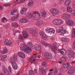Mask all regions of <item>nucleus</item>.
<instances>
[{"label": "nucleus", "mask_w": 75, "mask_h": 75, "mask_svg": "<svg viewBox=\"0 0 75 75\" xmlns=\"http://www.w3.org/2000/svg\"><path fill=\"white\" fill-rule=\"evenodd\" d=\"M54 73L55 74H56L58 73V71L57 70H55L54 71Z\"/></svg>", "instance_id": "680f3d73"}, {"label": "nucleus", "mask_w": 75, "mask_h": 75, "mask_svg": "<svg viewBox=\"0 0 75 75\" xmlns=\"http://www.w3.org/2000/svg\"><path fill=\"white\" fill-rule=\"evenodd\" d=\"M71 0H66L65 4V6H69L71 4Z\"/></svg>", "instance_id": "b1692460"}, {"label": "nucleus", "mask_w": 75, "mask_h": 75, "mask_svg": "<svg viewBox=\"0 0 75 75\" xmlns=\"http://www.w3.org/2000/svg\"><path fill=\"white\" fill-rule=\"evenodd\" d=\"M53 47L56 50H58V45L57 44V43H53Z\"/></svg>", "instance_id": "bb28decb"}, {"label": "nucleus", "mask_w": 75, "mask_h": 75, "mask_svg": "<svg viewBox=\"0 0 75 75\" xmlns=\"http://www.w3.org/2000/svg\"><path fill=\"white\" fill-rule=\"evenodd\" d=\"M34 4V3L31 1V0H30L29 1V3L28 4V6H32Z\"/></svg>", "instance_id": "c9c22d12"}, {"label": "nucleus", "mask_w": 75, "mask_h": 75, "mask_svg": "<svg viewBox=\"0 0 75 75\" xmlns=\"http://www.w3.org/2000/svg\"><path fill=\"white\" fill-rule=\"evenodd\" d=\"M50 45V44L48 43H45V44L44 45V46H45V47H48V46Z\"/></svg>", "instance_id": "6e6d98bb"}, {"label": "nucleus", "mask_w": 75, "mask_h": 75, "mask_svg": "<svg viewBox=\"0 0 75 75\" xmlns=\"http://www.w3.org/2000/svg\"><path fill=\"white\" fill-rule=\"evenodd\" d=\"M9 61L11 64L12 67L14 69H17V65L16 63L13 60V59H10Z\"/></svg>", "instance_id": "7ed1b4c3"}, {"label": "nucleus", "mask_w": 75, "mask_h": 75, "mask_svg": "<svg viewBox=\"0 0 75 75\" xmlns=\"http://www.w3.org/2000/svg\"><path fill=\"white\" fill-rule=\"evenodd\" d=\"M49 33H52L53 34H54L55 33V30L53 29V28H50L49 29V30L48 32Z\"/></svg>", "instance_id": "72a5a7b5"}, {"label": "nucleus", "mask_w": 75, "mask_h": 75, "mask_svg": "<svg viewBox=\"0 0 75 75\" xmlns=\"http://www.w3.org/2000/svg\"><path fill=\"white\" fill-rule=\"evenodd\" d=\"M40 16L39 12L37 11H34L33 12V17L34 19L35 20H38V18Z\"/></svg>", "instance_id": "20e7f679"}, {"label": "nucleus", "mask_w": 75, "mask_h": 75, "mask_svg": "<svg viewBox=\"0 0 75 75\" xmlns=\"http://www.w3.org/2000/svg\"><path fill=\"white\" fill-rule=\"evenodd\" d=\"M22 33L24 38H27L29 37L28 33L26 31H23Z\"/></svg>", "instance_id": "9b49d317"}, {"label": "nucleus", "mask_w": 75, "mask_h": 75, "mask_svg": "<svg viewBox=\"0 0 75 75\" xmlns=\"http://www.w3.org/2000/svg\"><path fill=\"white\" fill-rule=\"evenodd\" d=\"M73 8L75 9V1H74L73 2Z\"/></svg>", "instance_id": "603ef678"}, {"label": "nucleus", "mask_w": 75, "mask_h": 75, "mask_svg": "<svg viewBox=\"0 0 75 75\" xmlns=\"http://www.w3.org/2000/svg\"><path fill=\"white\" fill-rule=\"evenodd\" d=\"M62 21L59 19H56L55 25H60V24H62Z\"/></svg>", "instance_id": "f3484780"}, {"label": "nucleus", "mask_w": 75, "mask_h": 75, "mask_svg": "<svg viewBox=\"0 0 75 75\" xmlns=\"http://www.w3.org/2000/svg\"><path fill=\"white\" fill-rule=\"evenodd\" d=\"M39 34L40 35L41 37L43 39L45 40H47V37H46L44 35V34H43V31L40 32Z\"/></svg>", "instance_id": "aec40b11"}, {"label": "nucleus", "mask_w": 75, "mask_h": 75, "mask_svg": "<svg viewBox=\"0 0 75 75\" xmlns=\"http://www.w3.org/2000/svg\"><path fill=\"white\" fill-rule=\"evenodd\" d=\"M28 46L30 48H33V44H32V43L31 42H29L27 44Z\"/></svg>", "instance_id": "7c9ffc66"}, {"label": "nucleus", "mask_w": 75, "mask_h": 75, "mask_svg": "<svg viewBox=\"0 0 75 75\" xmlns=\"http://www.w3.org/2000/svg\"><path fill=\"white\" fill-rule=\"evenodd\" d=\"M20 22H21V23H28V21L26 19L21 18L20 20Z\"/></svg>", "instance_id": "a211bd4d"}, {"label": "nucleus", "mask_w": 75, "mask_h": 75, "mask_svg": "<svg viewBox=\"0 0 75 75\" xmlns=\"http://www.w3.org/2000/svg\"><path fill=\"white\" fill-rule=\"evenodd\" d=\"M17 12V11L16 10H13L12 11V12L11 13V15H15V13H16Z\"/></svg>", "instance_id": "ea45409f"}, {"label": "nucleus", "mask_w": 75, "mask_h": 75, "mask_svg": "<svg viewBox=\"0 0 75 75\" xmlns=\"http://www.w3.org/2000/svg\"><path fill=\"white\" fill-rule=\"evenodd\" d=\"M41 43L42 44V45H44L45 44V42L44 41H41Z\"/></svg>", "instance_id": "864d4df0"}, {"label": "nucleus", "mask_w": 75, "mask_h": 75, "mask_svg": "<svg viewBox=\"0 0 75 75\" xmlns=\"http://www.w3.org/2000/svg\"><path fill=\"white\" fill-rule=\"evenodd\" d=\"M60 60L62 61H64V62H65L67 61V59L65 57H62L60 58Z\"/></svg>", "instance_id": "e433bc0d"}, {"label": "nucleus", "mask_w": 75, "mask_h": 75, "mask_svg": "<svg viewBox=\"0 0 75 75\" xmlns=\"http://www.w3.org/2000/svg\"><path fill=\"white\" fill-rule=\"evenodd\" d=\"M12 25L13 27H18V23H16V22H14L12 23Z\"/></svg>", "instance_id": "c756f323"}, {"label": "nucleus", "mask_w": 75, "mask_h": 75, "mask_svg": "<svg viewBox=\"0 0 75 75\" xmlns=\"http://www.w3.org/2000/svg\"><path fill=\"white\" fill-rule=\"evenodd\" d=\"M18 55L19 57H20L22 58H24L25 55L24 53L22 52H20L19 53H18Z\"/></svg>", "instance_id": "ddd939ff"}, {"label": "nucleus", "mask_w": 75, "mask_h": 75, "mask_svg": "<svg viewBox=\"0 0 75 75\" xmlns=\"http://www.w3.org/2000/svg\"><path fill=\"white\" fill-rule=\"evenodd\" d=\"M50 12L52 13H54L55 9L52 8V9H51L50 10Z\"/></svg>", "instance_id": "37998d69"}, {"label": "nucleus", "mask_w": 75, "mask_h": 75, "mask_svg": "<svg viewBox=\"0 0 75 75\" xmlns=\"http://www.w3.org/2000/svg\"><path fill=\"white\" fill-rule=\"evenodd\" d=\"M27 17L28 18H31L32 17V14L31 13H28L27 16Z\"/></svg>", "instance_id": "58836bf2"}, {"label": "nucleus", "mask_w": 75, "mask_h": 75, "mask_svg": "<svg viewBox=\"0 0 75 75\" xmlns=\"http://www.w3.org/2000/svg\"><path fill=\"white\" fill-rule=\"evenodd\" d=\"M0 57H1V58H2V57H4V58H7V55H5L3 56V55L0 54Z\"/></svg>", "instance_id": "8fccbe9b"}, {"label": "nucleus", "mask_w": 75, "mask_h": 75, "mask_svg": "<svg viewBox=\"0 0 75 75\" xmlns=\"http://www.w3.org/2000/svg\"><path fill=\"white\" fill-rule=\"evenodd\" d=\"M43 24V21L41 20L36 22V25L38 26L42 25Z\"/></svg>", "instance_id": "f8f14e48"}, {"label": "nucleus", "mask_w": 75, "mask_h": 75, "mask_svg": "<svg viewBox=\"0 0 75 75\" xmlns=\"http://www.w3.org/2000/svg\"><path fill=\"white\" fill-rule=\"evenodd\" d=\"M8 52V50H7V48L6 47H4V48L3 51H1V52L2 54H6L7 52Z\"/></svg>", "instance_id": "412c9836"}, {"label": "nucleus", "mask_w": 75, "mask_h": 75, "mask_svg": "<svg viewBox=\"0 0 75 75\" xmlns=\"http://www.w3.org/2000/svg\"><path fill=\"white\" fill-rule=\"evenodd\" d=\"M11 5V4H5V6H6L7 7H10V6Z\"/></svg>", "instance_id": "09e8293b"}, {"label": "nucleus", "mask_w": 75, "mask_h": 75, "mask_svg": "<svg viewBox=\"0 0 75 75\" xmlns=\"http://www.w3.org/2000/svg\"><path fill=\"white\" fill-rule=\"evenodd\" d=\"M67 11L69 13H72V8L69 6H67Z\"/></svg>", "instance_id": "393cba45"}, {"label": "nucleus", "mask_w": 75, "mask_h": 75, "mask_svg": "<svg viewBox=\"0 0 75 75\" xmlns=\"http://www.w3.org/2000/svg\"><path fill=\"white\" fill-rule=\"evenodd\" d=\"M67 55L70 58L75 57V53L74 52L69 49L67 50Z\"/></svg>", "instance_id": "f257e3e1"}, {"label": "nucleus", "mask_w": 75, "mask_h": 75, "mask_svg": "<svg viewBox=\"0 0 75 75\" xmlns=\"http://www.w3.org/2000/svg\"><path fill=\"white\" fill-rule=\"evenodd\" d=\"M19 39H21V40H23V36L21 35H20V36H19Z\"/></svg>", "instance_id": "49530a36"}, {"label": "nucleus", "mask_w": 75, "mask_h": 75, "mask_svg": "<svg viewBox=\"0 0 75 75\" xmlns=\"http://www.w3.org/2000/svg\"><path fill=\"white\" fill-rule=\"evenodd\" d=\"M71 17V15L69 14L64 13L63 14L62 16V18H69Z\"/></svg>", "instance_id": "1a4fd4ad"}, {"label": "nucleus", "mask_w": 75, "mask_h": 75, "mask_svg": "<svg viewBox=\"0 0 75 75\" xmlns=\"http://www.w3.org/2000/svg\"><path fill=\"white\" fill-rule=\"evenodd\" d=\"M35 50L37 51H40L41 50V46L38 45H35Z\"/></svg>", "instance_id": "9d476101"}, {"label": "nucleus", "mask_w": 75, "mask_h": 75, "mask_svg": "<svg viewBox=\"0 0 75 75\" xmlns=\"http://www.w3.org/2000/svg\"><path fill=\"white\" fill-rule=\"evenodd\" d=\"M34 71L35 73H37V69H34Z\"/></svg>", "instance_id": "69168bd1"}, {"label": "nucleus", "mask_w": 75, "mask_h": 75, "mask_svg": "<svg viewBox=\"0 0 75 75\" xmlns=\"http://www.w3.org/2000/svg\"><path fill=\"white\" fill-rule=\"evenodd\" d=\"M52 41H54V40H55V38L53 37V38H51Z\"/></svg>", "instance_id": "0e129e2a"}, {"label": "nucleus", "mask_w": 75, "mask_h": 75, "mask_svg": "<svg viewBox=\"0 0 75 75\" xmlns=\"http://www.w3.org/2000/svg\"><path fill=\"white\" fill-rule=\"evenodd\" d=\"M55 59V57L54 56H52L51 55H50V56L49 57V59Z\"/></svg>", "instance_id": "79ce46f5"}, {"label": "nucleus", "mask_w": 75, "mask_h": 75, "mask_svg": "<svg viewBox=\"0 0 75 75\" xmlns=\"http://www.w3.org/2000/svg\"><path fill=\"white\" fill-rule=\"evenodd\" d=\"M13 59L15 61L17 59V55H13Z\"/></svg>", "instance_id": "c03bdc74"}, {"label": "nucleus", "mask_w": 75, "mask_h": 75, "mask_svg": "<svg viewBox=\"0 0 75 75\" xmlns=\"http://www.w3.org/2000/svg\"><path fill=\"white\" fill-rule=\"evenodd\" d=\"M7 21H8V20L4 17H3L1 19V21L2 23H6Z\"/></svg>", "instance_id": "cd10ccee"}, {"label": "nucleus", "mask_w": 75, "mask_h": 75, "mask_svg": "<svg viewBox=\"0 0 75 75\" xmlns=\"http://www.w3.org/2000/svg\"><path fill=\"white\" fill-rule=\"evenodd\" d=\"M19 16V14H17L16 16L11 18L12 20V21H17V20H18Z\"/></svg>", "instance_id": "4be33fe9"}, {"label": "nucleus", "mask_w": 75, "mask_h": 75, "mask_svg": "<svg viewBox=\"0 0 75 75\" xmlns=\"http://www.w3.org/2000/svg\"><path fill=\"white\" fill-rule=\"evenodd\" d=\"M8 69L9 71L11 73V67L10 66H9L8 67Z\"/></svg>", "instance_id": "4d7b16f0"}, {"label": "nucleus", "mask_w": 75, "mask_h": 75, "mask_svg": "<svg viewBox=\"0 0 75 75\" xmlns=\"http://www.w3.org/2000/svg\"><path fill=\"white\" fill-rule=\"evenodd\" d=\"M40 12L42 14V17H43L44 18H45V17H46V14H47V12L44 9H41L40 10Z\"/></svg>", "instance_id": "423d86ee"}, {"label": "nucleus", "mask_w": 75, "mask_h": 75, "mask_svg": "<svg viewBox=\"0 0 75 75\" xmlns=\"http://www.w3.org/2000/svg\"><path fill=\"white\" fill-rule=\"evenodd\" d=\"M59 13V11L57 9H54V14H58Z\"/></svg>", "instance_id": "a19ab883"}, {"label": "nucleus", "mask_w": 75, "mask_h": 75, "mask_svg": "<svg viewBox=\"0 0 75 75\" xmlns=\"http://www.w3.org/2000/svg\"><path fill=\"white\" fill-rule=\"evenodd\" d=\"M42 66H47V64L44 62H42Z\"/></svg>", "instance_id": "a18cd8bd"}, {"label": "nucleus", "mask_w": 75, "mask_h": 75, "mask_svg": "<svg viewBox=\"0 0 75 75\" xmlns=\"http://www.w3.org/2000/svg\"><path fill=\"white\" fill-rule=\"evenodd\" d=\"M72 32L71 36L73 38L75 37V28H74L72 30Z\"/></svg>", "instance_id": "f704fd0d"}, {"label": "nucleus", "mask_w": 75, "mask_h": 75, "mask_svg": "<svg viewBox=\"0 0 75 75\" xmlns=\"http://www.w3.org/2000/svg\"><path fill=\"white\" fill-rule=\"evenodd\" d=\"M74 73V69H70L68 71V73L69 75H71V74H73Z\"/></svg>", "instance_id": "c85d7f7f"}, {"label": "nucleus", "mask_w": 75, "mask_h": 75, "mask_svg": "<svg viewBox=\"0 0 75 75\" xmlns=\"http://www.w3.org/2000/svg\"><path fill=\"white\" fill-rule=\"evenodd\" d=\"M20 48L21 51H23V50L25 51L27 47H26V45H21Z\"/></svg>", "instance_id": "5701e85b"}, {"label": "nucleus", "mask_w": 75, "mask_h": 75, "mask_svg": "<svg viewBox=\"0 0 75 75\" xmlns=\"http://www.w3.org/2000/svg\"><path fill=\"white\" fill-rule=\"evenodd\" d=\"M46 70L42 68L41 69V72L40 74L41 75H44V74L45 73Z\"/></svg>", "instance_id": "473e14b6"}, {"label": "nucleus", "mask_w": 75, "mask_h": 75, "mask_svg": "<svg viewBox=\"0 0 75 75\" xmlns=\"http://www.w3.org/2000/svg\"><path fill=\"white\" fill-rule=\"evenodd\" d=\"M27 10V9L25 8H23L21 11V14H23L26 13V11Z\"/></svg>", "instance_id": "6ab92c4d"}, {"label": "nucleus", "mask_w": 75, "mask_h": 75, "mask_svg": "<svg viewBox=\"0 0 75 75\" xmlns=\"http://www.w3.org/2000/svg\"><path fill=\"white\" fill-rule=\"evenodd\" d=\"M58 51L60 53L63 54V55H64L65 54H65L67 52L66 50H65V49H59Z\"/></svg>", "instance_id": "2eb2a0df"}, {"label": "nucleus", "mask_w": 75, "mask_h": 75, "mask_svg": "<svg viewBox=\"0 0 75 75\" xmlns=\"http://www.w3.org/2000/svg\"><path fill=\"white\" fill-rule=\"evenodd\" d=\"M48 75H52V72H50L48 74Z\"/></svg>", "instance_id": "774afa93"}, {"label": "nucleus", "mask_w": 75, "mask_h": 75, "mask_svg": "<svg viewBox=\"0 0 75 75\" xmlns=\"http://www.w3.org/2000/svg\"><path fill=\"white\" fill-rule=\"evenodd\" d=\"M56 20H54L52 22L53 24H54L55 25V24L56 23Z\"/></svg>", "instance_id": "052dcab7"}, {"label": "nucleus", "mask_w": 75, "mask_h": 75, "mask_svg": "<svg viewBox=\"0 0 75 75\" xmlns=\"http://www.w3.org/2000/svg\"><path fill=\"white\" fill-rule=\"evenodd\" d=\"M66 23L67 25H70V26H73L74 25H75V23L74 21L72 20H69L68 21H66Z\"/></svg>", "instance_id": "39448f33"}, {"label": "nucleus", "mask_w": 75, "mask_h": 75, "mask_svg": "<svg viewBox=\"0 0 75 75\" xmlns=\"http://www.w3.org/2000/svg\"><path fill=\"white\" fill-rule=\"evenodd\" d=\"M4 43L6 45L9 46L12 44V42L10 40L8 39H5L4 42Z\"/></svg>", "instance_id": "6e6552de"}, {"label": "nucleus", "mask_w": 75, "mask_h": 75, "mask_svg": "<svg viewBox=\"0 0 75 75\" xmlns=\"http://www.w3.org/2000/svg\"><path fill=\"white\" fill-rule=\"evenodd\" d=\"M63 1H60V4H62Z\"/></svg>", "instance_id": "338daca9"}, {"label": "nucleus", "mask_w": 75, "mask_h": 75, "mask_svg": "<svg viewBox=\"0 0 75 75\" xmlns=\"http://www.w3.org/2000/svg\"><path fill=\"white\" fill-rule=\"evenodd\" d=\"M63 66L64 68H68V67H70V64L69 63H67L66 64H63Z\"/></svg>", "instance_id": "2f4dec72"}, {"label": "nucleus", "mask_w": 75, "mask_h": 75, "mask_svg": "<svg viewBox=\"0 0 75 75\" xmlns=\"http://www.w3.org/2000/svg\"><path fill=\"white\" fill-rule=\"evenodd\" d=\"M25 1V0H21L19 2V3H23L24 2V1Z\"/></svg>", "instance_id": "13d9d810"}, {"label": "nucleus", "mask_w": 75, "mask_h": 75, "mask_svg": "<svg viewBox=\"0 0 75 75\" xmlns=\"http://www.w3.org/2000/svg\"><path fill=\"white\" fill-rule=\"evenodd\" d=\"M63 41H65V42H68V39L67 38H64L63 39Z\"/></svg>", "instance_id": "de8ad7c7"}, {"label": "nucleus", "mask_w": 75, "mask_h": 75, "mask_svg": "<svg viewBox=\"0 0 75 75\" xmlns=\"http://www.w3.org/2000/svg\"><path fill=\"white\" fill-rule=\"evenodd\" d=\"M34 74H35V73L33 71L30 70L29 71V75H34Z\"/></svg>", "instance_id": "4c0bfd02"}, {"label": "nucleus", "mask_w": 75, "mask_h": 75, "mask_svg": "<svg viewBox=\"0 0 75 75\" xmlns=\"http://www.w3.org/2000/svg\"><path fill=\"white\" fill-rule=\"evenodd\" d=\"M73 47L74 50H75V42H74L73 43Z\"/></svg>", "instance_id": "bf43d9fd"}, {"label": "nucleus", "mask_w": 75, "mask_h": 75, "mask_svg": "<svg viewBox=\"0 0 75 75\" xmlns=\"http://www.w3.org/2000/svg\"><path fill=\"white\" fill-rule=\"evenodd\" d=\"M30 30L32 32V34L34 35H37V28L35 27L34 28H30Z\"/></svg>", "instance_id": "0eeeda50"}, {"label": "nucleus", "mask_w": 75, "mask_h": 75, "mask_svg": "<svg viewBox=\"0 0 75 75\" xmlns=\"http://www.w3.org/2000/svg\"><path fill=\"white\" fill-rule=\"evenodd\" d=\"M57 32L58 33H60V35H64V34L66 33V30H64V27H61L59 28L57 31Z\"/></svg>", "instance_id": "f03ea898"}, {"label": "nucleus", "mask_w": 75, "mask_h": 75, "mask_svg": "<svg viewBox=\"0 0 75 75\" xmlns=\"http://www.w3.org/2000/svg\"><path fill=\"white\" fill-rule=\"evenodd\" d=\"M50 28H47L45 29V31H46V32H48V31H49L50 29Z\"/></svg>", "instance_id": "5fc2aeb1"}, {"label": "nucleus", "mask_w": 75, "mask_h": 75, "mask_svg": "<svg viewBox=\"0 0 75 75\" xmlns=\"http://www.w3.org/2000/svg\"><path fill=\"white\" fill-rule=\"evenodd\" d=\"M29 47H27L25 50V51H26L27 53H30L31 52V50Z\"/></svg>", "instance_id": "a878e982"}, {"label": "nucleus", "mask_w": 75, "mask_h": 75, "mask_svg": "<svg viewBox=\"0 0 75 75\" xmlns=\"http://www.w3.org/2000/svg\"><path fill=\"white\" fill-rule=\"evenodd\" d=\"M52 51H53V52L54 53V54H57V52H56L55 50H53Z\"/></svg>", "instance_id": "e2e57ef3"}, {"label": "nucleus", "mask_w": 75, "mask_h": 75, "mask_svg": "<svg viewBox=\"0 0 75 75\" xmlns=\"http://www.w3.org/2000/svg\"><path fill=\"white\" fill-rule=\"evenodd\" d=\"M3 72L4 74L6 75H10V73L5 68H4L3 69Z\"/></svg>", "instance_id": "dca6fc26"}, {"label": "nucleus", "mask_w": 75, "mask_h": 75, "mask_svg": "<svg viewBox=\"0 0 75 75\" xmlns=\"http://www.w3.org/2000/svg\"><path fill=\"white\" fill-rule=\"evenodd\" d=\"M71 14L73 16H75V10H74L72 11V12L71 13Z\"/></svg>", "instance_id": "3c124183"}, {"label": "nucleus", "mask_w": 75, "mask_h": 75, "mask_svg": "<svg viewBox=\"0 0 75 75\" xmlns=\"http://www.w3.org/2000/svg\"><path fill=\"white\" fill-rule=\"evenodd\" d=\"M51 53L49 52H46L45 53L44 56L47 59H49L51 56Z\"/></svg>", "instance_id": "4468645a"}]
</instances>
